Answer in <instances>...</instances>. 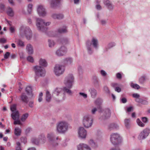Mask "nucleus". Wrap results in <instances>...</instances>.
<instances>
[{
  "instance_id": "1",
  "label": "nucleus",
  "mask_w": 150,
  "mask_h": 150,
  "mask_svg": "<svg viewBox=\"0 0 150 150\" xmlns=\"http://www.w3.org/2000/svg\"><path fill=\"white\" fill-rule=\"evenodd\" d=\"M74 81V78L71 75L66 76L64 79V83L65 87L63 88L64 91L69 94H71V91L69 89L71 87L72 83Z\"/></svg>"
},
{
  "instance_id": "2",
  "label": "nucleus",
  "mask_w": 150,
  "mask_h": 150,
  "mask_svg": "<svg viewBox=\"0 0 150 150\" xmlns=\"http://www.w3.org/2000/svg\"><path fill=\"white\" fill-rule=\"evenodd\" d=\"M68 129V124L64 121L60 122L57 125L56 131L58 133H64L66 132Z\"/></svg>"
},
{
  "instance_id": "3",
  "label": "nucleus",
  "mask_w": 150,
  "mask_h": 150,
  "mask_svg": "<svg viewBox=\"0 0 150 150\" xmlns=\"http://www.w3.org/2000/svg\"><path fill=\"white\" fill-rule=\"evenodd\" d=\"M110 140L113 144L115 145L121 142V139L119 134L117 133H113L110 136Z\"/></svg>"
},
{
  "instance_id": "4",
  "label": "nucleus",
  "mask_w": 150,
  "mask_h": 150,
  "mask_svg": "<svg viewBox=\"0 0 150 150\" xmlns=\"http://www.w3.org/2000/svg\"><path fill=\"white\" fill-rule=\"evenodd\" d=\"M65 70L64 67L60 65H56L54 68V72L55 74L59 76L62 74Z\"/></svg>"
},
{
  "instance_id": "5",
  "label": "nucleus",
  "mask_w": 150,
  "mask_h": 150,
  "mask_svg": "<svg viewBox=\"0 0 150 150\" xmlns=\"http://www.w3.org/2000/svg\"><path fill=\"white\" fill-rule=\"evenodd\" d=\"M33 69L36 74L38 76H44L45 71L44 68L41 67L40 66H36L34 67Z\"/></svg>"
},
{
  "instance_id": "6",
  "label": "nucleus",
  "mask_w": 150,
  "mask_h": 150,
  "mask_svg": "<svg viewBox=\"0 0 150 150\" xmlns=\"http://www.w3.org/2000/svg\"><path fill=\"white\" fill-rule=\"evenodd\" d=\"M11 116L12 119L14 120V125H20L21 124L19 120L20 114L18 111L12 113Z\"/></svg>"
},
{
  "instance_id": "7",
  "label": "nucleus",
  "mask_w": 150,
  "mask_h": 150,
  "mask_svg": "<svg viewBox=\"0 0 150 150\" xmlns=\"http://www.w3.org/2000/svg\"><path fill=\"white\" fill-rule=\"evenodd\" d=\"M92 124V120L90 116L86 115L83 117V124L84 126L87 128L90 127Z\"/></svg>"
},
{
  "instance_id": "8",
  "label": "nucleus",
  "mask_w": 150,
  "mask_h": 150,
  "mask_svg": "<svg viewBox=\"0 0 150 150\" xmlns=\"http://www.w3.org/2000/svg\"><path fill=\"white\" fill-rule=\"evenodd\" d=\"M50 24V22L45 23L44 21L41 19H38L37 20L36 26L39 30H41L42 28L45 26L49 25Z\"/></svg>"
},
{
  "instance_id": "9",
  "label": "nucleus",
  "mask_w": 150,
  "mask_h": 150,
  "mask_svg": "<svg viewBox=\"0 0 150 150\" xmlns=\"http://www.w3.org/2000/svg\"><path fill=\"white\" fill-rule=\"evenodd\" d=\"M149 133V130L146 128L142 131L139 134L138 137L140 139H142L147 137Z\"/></svg>"
},
{
  "instance_id": "10",
  "label": "nucleus",
  "mask_w": 150,
  "mask_h": 150,
  "mask_svg": "<svg viewBox=\"0 0 150 150\" xmlns=\"http://www.w3.org/2000/svg\"><path fill=\"white\" fill-rule=\"evenodd\" d=\"M79 137L81 138H85L86 136V132L82 127H80L78 130Z\"/></svg>"
},
{
  "instance_id": "11",
  "label": "nucleus",
  "mask_w": 150,
  "mask_h": 150,
  "mask_svg": "<svg viewBox=\"0 0 150 150\" xmlns=\"http://www.w3.org/2000/svg\"><path fill=\"white\" fill-rule=\"evenodd\" d=\"M78 150H91L90 147L84 143L80 144L77 146Z\"/></svg>"
},
{
  "instance_id": "12",
  "label": "nucleus",
  "mask_w": 150,
  "mask_h": 150,
  "mask_svg": "<svg viewBox=\"0 0 150 150\" xmlns=\"http://www.w3.org/2000/svg\"><path fill=\"white\" fill-rule=\"evenodd\" d=\"M67 52V49L64 47H60L56 52L57 55L58 56H62L64 55Z\"/></svg>"
},
{
  "instance_id": "13",
  "label": "nucleus",
  "mask_w": 150,
  "mask_h": 150,
  "mask_svg": "<svg viewBox=\"0 0 150 150\" xmlns=\"http://www.w3.org/2000/svg\"><path fill=\"white\" fill-rule=\"evenodd\" d=\"M98 42L96 39L93 38L92 40V43L90 41H88L87 42V44L88 47L91 46L92 45L93 46L96 47L98 45Z\"/></svg>"
},
{
  "instance_id": "14",
  "label": "nucleus",
  "mask_w": 150,
  "mask_h": 150,
  "mask_svg": "<svg viewBox=\"0 0 150 150\" xmlns=\"http://www.w3.org/2000/svg\"><path fill=\"white\" fill-rule=\"evenodd\" d=\"M32 97H30L27 95V93H23L21 96L22 100L24 102L27 103L29 100V98Z\"/></svg>"
},
{
  "instance_id": "15",
  "label": "nucleus",
  "mask_w": 150,
  "mask_h": 150,
  "mask_svg": "<svg viewBox=\"0 0 150 150\" xmlns=\"http://www.w3.org/2000/svg\"><path fill=\"white\" fill-rule=\"evenodd\" d=\"M38 11L40 16H43L45 13V9L42 6H39L38 7Z\"/></svg>"
},
{
  "instance_id": "16",
  "label": "nucleus",
  "mask_w": 150,
  "mask_h": 150,
  "mask_svg": "<svg viewBox=\"0 0 150 150\" xmlns=\"http://www.w3.org/2000/svg\"><path fill=\"white\" fill-rule=\"evenodd\" d=\"M25 34L26 38L30 40L32 36L31 32L30 29L26 30L25 31Z\"/></svg>"
},
{
  "instance_id": "17",
  "label": "nucleus",
  "mask_w": 150,
  "mask_h": 150,
  "mask_svg": "<svg viewBox=\"0 0 150 150\" xmlns=\"http://www.w3.org/2000/svg\"><path fill=\"white\" fill-rule=\"evenodd\" d=\"M21 132L20 128L16 127L14 129V133L15 135L18 136H20Z\"/></svg>"
},
{
  "instance_id": "18",
  "label": "nucleus",
  "mask_w": 150,
  "mask_h": 150,
  "mask_svg": "<svg viewBox=\"0 0 150 150\" xmlns=\"http://www.w3.org/2000/svg\"><path fill=\"white\" fill-rule=\"evenodd\" d=\"M40 66L41 67H42L44 68V67H45L47 66V62L45 59H40L39 61Z\"/></svg>"
},
{
  "instance_id": "19",
  "label": "nucleus",
  "mask_w": 150,
  "mask_h": 150,
  "mask_svg": "<svg viewBox=\"0 0 150 150\" xmlns=\"http://www.w3.org/2000/svg\"><path fill=\"white\" fill-rule=\"evenodd\" d=\"M26 50L29 54H31L33 53V48L30 44L27 45L26 47Z\"/></svg>"
},
{
  "instance_id": "20",
  "label": "nucleus",
  "mask_w": 150,
  "mask_h": 150,
  "mask_svg": "<svg viewBox=\"0 0 150 150\" xmlns=\"http://www.w3.org/2000/svg\"><path fill=\"white\" fill-rule=\"evenodd\" d=\"M26 91L27 92V95L29 97H32L33 94L32 93V88L30 86H27L26 88Z\"/></svg>"
},
{
  "instance_id": "21",
  "label": "nucleus",
  "mask_w": 150,
  "mask_h": 150,
  "mask_svg": "<svg viewBox=\"0 0 150 150\" xmlns=\"http://www.w3.org/2000/svg\"><path fill=\"white\" fill-rule=\"evenodd\" d=\"M7 13L8 16H13L14 14L13 11L10 8H8L7 11Z\"/></svg>"
},
{
  "instance_id": "22",
  "label": "nucleus",
  "mask_w": 150,
  "mask_h": 150,
  "mask_svg": "<svg viewBox=\"0 0 150 150\" xmlns=\"http://www.w3.org/2000/svg\"><path fill=\"white\" fill-rule=\"evenodd\" d=\"M10 109L12 112V113L15 112H18V111L16 110V105L13 104L11 105L10 107Z\"/></svg>"
},
{
  "instance_id": "23",
  "label": "nucleus",
  "mask_w": 150,
  "mask_h": 150,
  "mask_svg": "<svg viewBox=\"0 0 150 150\" xmlns=\"http://www.w3.org/2000/svg\"><path fill=\"white\" fill-rule=\"evenodd\" d=\"M28 116V114L25 113L23 115L21 118V120L22 122H24L27 119Z\"/></svg>"
},
{
  "instance_id": "24",
  "label": "nucleus",
  "mask_w": 150,
  "mask_h": 150,
  "mask_svg": "<svg viewBox=\"0 0 150 150\" xmlns=\"http://www.w3.org/2000/svg\"><path fill=\"white\" fill-rule=\"evenodd\" d=\"M55 45V42L54 41L51 40H48V45L50 47H53Z\"/></svg>"
},
{
  "instance_id": "25",
  "label": "nucleus",
  "mask_w": 150,
  "mask_h": 150,
  "mask_svg": "<svg viewBox=\"0 0 150 150\" xmlns=\"http://www.w3.org/2000/svg\"><path fill=\"white\" fill-rule=\"evenodd\" d=\"M137 124L140 126L144 127V124L139 119H137Z\"/></svg>"
},
{
  "instance_id": "26",
  "label": "nucleus",
  "mask_w": 150,
  "mask_h": 150,
  "mask_svg": "<svg viewBox=\"0 0 150 150\" xmlns=\"http://www.w3.org/2000/svg\"><path fill=\"white\" fill-rule=\"evenodd\" d=\"M46 100L47 101H50L51 99V97L50 96V93L49 91H47L46 92Z\"/></svg>"
},
{
  "instance_id": "27",
  "label": "nucleus",
  "mask_w": 150,
  "mask_h": 150,
  "mask_svg": "<svg viewBox=\"0 0 150 150\" xmlns=\"http://www.w3.org/2000/svg\"><path fill=\"white\" fill-rule=\"evenodd\" d=\"M91 96L93 98L95 97L96 95V91L94 89L91 90Z\"/></svg>"
},
{
  "instance_id": "28",
  "label": "nucleus",
  "mask_w": 150,
  "mask_h": 150,
  "mask_svg": "<svg viewBox=\"0 0 150 150\" xmlns=\"http://www.w3.org/2000/svg\"><path fill=\"white\" fill-rule=\"evenodd\" d=\"M131 87L134 88L136 89H139L140 88V87L139 85L137 84H134L133 83H131Z\"/></svg>"
},
{
  "instance_id": "29",
  "label": "nucleus",
  "mask_w": 150,
  "mask_h": 150,
  "mask_svg": "<svg viewBox=\"0 0 150 150\" xmlns=\"http://www.w3.org/2000/svg\"><path fill=\"white\" fill-rule=\"evenodd\" d=\"M79 94L81 96L83 97L84 98H86L87 97V95L83 93L80 92Z\"/></svg>"
},
{
  "instance_id": "30",
  "label": "nucleus",
  "mask_w": 150,
  "mask_h": 150,
  "mask_svg": "<svg viewBox=\"0 0 150 150\" xmlns=\"http://www.w3.org/2000/svg\"><path fill=\"white\" fill-rule=\"evenodd\" d=\"M27 60L29 62H33L34 61V59L31 56H29L27 57Z\"/></svg>"
},
{
  "instance_id": "31",
  "label": "nucleus",
  "mask_w": 150,
  "mask_h": 150,
  "mask_svg": "<svg viewBox=\"0 0 150 150\" xmlns=\"http://www.w3.org/2000/svg\"><path fill=\"white\" fill-rule=\"evenodd\" d=\"M10 54L9 52H7L4 55V59H7L8 58L9 56H10Z\"/></svg>"
},
{
  "instance_id": "32",
  "label": "nucleus",
  "mask_w": 150,
  "mask_h": 150,
  "mask_svg": "<svg viewBox=\"0 0 150 150\" xmlns=\"http://www.w3.org/2000/svg\"><path fill=\"white\" fill-rule=\"evenodd\" d=\"M17 43L18 45L21 46H24V42L22 41L21 40H18Z\"/></svg>"
},
{
  "instance_id": "33",
  "label": "nucleus",
  "mask_w": 150,
  "mask_h": 150,
  "mask_svg": "<svg viewBox=\"0 0 150 150\" xmlns=\"http://www.w3.org/2000/svg\"><path fill=\"white\" fill-rule=\"evenodd\" d=\"M129 120L128 119H126L125 120V123L126 126L128 127L129 125Z\"/></svg>"
},
{
  "instance_id": "34",
  "label": "nucleus",
  "mask_w": 150,
  "mask_h": 150,
  "mask_svg": "<svg viewBox=\"0 0 150 150\" xmlns=\"http://www.w3.org/2000/svg\"><path fill=\"white\" fill-rule=\"evenodd\" d=\"M47 138L48 141H50L53 139V137L51 134H49L47 136Z\"/></svg>"
},
{
  "instance_id": "35",
  "label": "nucleus",
  "mask_w": 150,
  "mask_h": 150,
  "mask_svg": "<svg viewBox=\"0 0 150 150\" xmlns=\"http://www.w3.org/2000/svg\"><path fill=\"white\" fill-rule=\"evenodd\" d=\"M52 17L54 18H60V16L59 15L54 14L52 15Z\"/></svg>"
},
{
  "instance_id": "36",
  "label": "nucleus",
  "mask_w": 150,
  "mask_h": 150,
  "mask_svg": "<svg viewBox=\"0 0 150 150\" xmlns=\"http://www.w3.org/2000/svg\"><path fill=\"white\" fill-rule=\"evenodd\" d=\"M100 73L103 76H105L107 74L106 72L103 70H102L100 71Z\"/></svg>"
},
{
  "instance_id": "37",
  "label": "nucleus",
  "mask_w": 150,
  "mask_h": 150,
  "mask_svg": "<svg viewBox=\"0 0 150 150\" xmlns=\"http://www.w3.org/2000/svg\"><path fill=\"white\" fill-rule=\"evenodd\" d=\"M142 121L144 123H146L148 121L147 118L145 117H142Z\"/></svg>"
},
{
  "instance_id": "38",
  "label": "nucleus",
  "mask_w": 150,
  "mask_h": 150,
  "mask_svg": "<svg viewBox=\"0 0 150 150\" xmlns=\"http://www.w3.org/2000/svg\"><path fill=\"white\" fill-rule=\"evenodd\" d=\"M28 11L30 12L31 11V10L32 8V4H30L28 5Z\"/></svg>"
},
{
  "instance_id": "39",
  "label": "nucleus",
  "mask_w": 150,
  "mask_h": 150,
  "mask_svg": "<svg viewBox=\"0 0 150 150\" xmlns=\"http://www.w3.org/2000/svg\"><path fill=\"white\" fill-rule=\"evenodd\" d=\"M6 42V40L4 38H1L0 39V42L5 43Z\"/></svg>"
},
{
  "instance_id": "40",
  "label": "nucleus",
  "mask_w": 150,
  "mask_h": 150,
  "mask_svg": "<svg viewBox=\"0 0 150 150\" xmlns=\"http://www.w3.org/2000/svg\"><path fill=\"white\" fill-rule=\"evenodd\" d=\"M132 96L134 98H138L139 97V95L137 93H135L132 95Z\"/></svg>"
},
{
  "instance_id": "41",
  "label": "nucleus",
  "mask_w": 150,
  "mask_h": 150,
  "mask_svg": "<svg viewBox=\"0 0 150 150\" xmlns=\"http://www.w3.org/2000/svg\"><path fill=\"white\" fill-rule=\"evenodd\" d=\"M67 64H71L72 62V61L71 59L69 58L67 59Z\"/></svg>"
},
{
  "instance_id": "42",
  "label": "nucleus",
  "mask_w": 150,
  "mask_h": 150,
  "mask_svg": "<svg viewBox=\"0 0 150 150\" xmlns=\"http://www.w3.org/2000/svg\"><path fill=\"white\" fill-rule=\"evenodd\" d=\"M115 90L118 92H120L121 91V89L119 87H117L116 88Z\"/></svg>"
},
{
  "instance_id": "43",
  "label": "nucleus",
  "mask_w": 150,
  "mask_h": 150,
  "mask_svg": "<svg viewBox=\"0 0 150 150\" xmlns=\"http://www.w3.org/2000/svg\"><path fill=\"white\" fill-rule=\"evenodd\" d=\"M39 138L40 139L43 141H44L45 139V137L44 135L40 136Z\"/></svg>"
},
{
  "instance_id": "44",
  "label": "nucleus",
  "mask_w": 150,
  "mask_h": 150,
  "mask_svg": "<svg viewBox=\"0 0 150 150\" xmlns=\"http://www.w3.org/2000/svg\"><path fill=\"white\" fill-rule=\"evenodd\" d=\"M10 31L11 33H13L15 31L14 28L13 27H11L10 28Z\"/></svg>"
},
{
  "instance_id": "45",
  "label": "nucleus",
  "mask_w": 150,
  "mask_h": 150,
  "mask_svg": "<svg viewBox=\"0 0 150 150\" xmlns=\"http://www.w3.org/2000/svg\"><path fill=\"white\" fill-rule=\"evenodd\" d=\"M132 107H130L127 108V111L128 112H130L132 111Z\"/></svg>"
},
{
  "instance_id": "46",
  "label": "nucleus",
  "mask_w": 150,
  "mask_h": 150,
  "mask_svg": "<svg viewBox=\"0 0 150 150\" xmlns=\"http://www.w3.org/2000/svg\"><path fill=\"white\" fill-rule=\"evenodd\" d=\"M122 102L123 103H125L127 102V100L125 98H123L121 100Z\"/></svg>"
},
{
  "instance_id": "47",
  "label": "nucleus",
  "mask_w": 150,
  "mask_h": 150,
  "mask_svg": "<svg viewBox=\"0 0 150 150\" xmlns=\"http://www.w3.org/2000/svg\"><path fill=\"white\" fill-rule=\"evenodd\" d=\"M117 78L120 79L121 78V76L120 73H117Z\"/></svg>"
},
{
  "instance_id": "48",
  "label": "nucleus",
  "mask_w": 150,
  "mask_h": 150,
  "mask_svg": "<svg viewBox=\"0 0 150 150\" xmlns=\"http://www.w3.org/2000/svg\"><path fill=\"white\" fill-rule=\"evenodd\" d=\"M106 23V21L105 20H102L101 21V23L103 25L105 24Z\"/></svg>"
},
{
  "instance_id": "49",
  "label": "nucleus",
  "mask_w": 150,
  "mask_h": 150,
  "mask_svg": "<svg viewBox=\"0 0 150 150\" xmlns=\"http://www.w3.org/2000/svg\"><path fill=\"white\" fill-rule=\"evenodd\" d=\"M97 110L96 108H94L92 110V113L93 114L95 113V112Z\"/></svg>"
},
{
  "instance_id": "50",
  "label": "nucleus",
  "mask_w": 150,
  "mask_h": 150,
  "mask_svg": "<svg viewBox=\"0 0 150 150\" xmlns=\"http://www.w3.org/2000/svg\"><path fill=\"white\" fill-rule=\"evenodd\" d=\"M42 100V98L41 97H39V98L38 99V100L39 102H41Z\"/></svg>"
},
{
  "instance_id": "51",
  "label": "nucleus",
  "mask_w": 150,
  "mask_h": 150,
  "mask_svg": "<svg viewBox=\"0 0 150 150\" xmlns=\"http://www.w3.org/2000/svg\"><path fill=\"white\" fill-rule=\"evenodd\" d=\"M33 103L32 102H30L29 103V106L30 107H33Z\"/></svg>"
},
{
  "instance_id": "52",
  "label": "nucleus",
  "mask_w": 150,
  "mask_h": 150,
  "mask_svg": "<svg viewBox=\"0 0 150 150\" xmlns=\"http://www.w3.org/2000/svg\"><path fill=\"white\" fill-rule=\"evenodd\" d=\"M3 140L5 141H7L8 140L7 137H4L3 138Z\"/></svg>"
},
{
  "instance_id": "53",
  "label": "nucleus",
  "mask_w": 150,
  "mask_h": 150,
  "mask_svg": "<svg viewBox=\"0 0 150 150\" xmlns=\"http://www.w3.org/2000/svg\"><path fill=\"white\" fill-rule=\"evenodd\" d=\"M9 3L11 4H13V0H8Z\"/></svg>"
},
{
  "instance_id": "54",
  "label": "nucleus",
  "mask_w": 150,
  "mask_h": 150,
  "mask_svg": "<svg viewBox=\"0 0 150 150\" xmlns=\"http://www.w3.org/2000/svg\"><path fill=\"white\" fill-rule=\"evenodd\" d=\"M11 145V143L10 142H8L7 143L6 146L8 147H10Z\"/></svg>"
},
{
  "instance_id": "55",
  "label": "nucleus",
  "mask_w": 150,
  "mask_h": 150,
  "mask_svg": "<svg viewBox=\"0 0 150 150\" xmlns=\"http://www.w3.org/2000/svg\"><path fill=\"white\" fill-rule=\"evenodd\" d=\"M16 150H22L20 147L17 146L16 148Z\"/></svg>"
},
{
  "instance_id": "56",
  "label": "nucleus",
  "mask_w": 150,
  "mask_h": 150,
  "mask_svg": "<svg viewBox=\"0 0 150 150\" xmlns=\"http://www.w3.org/2000/svg\"><path fill=\"white\" fill-rule=\"evenodd\" d=\"M6 133L7 134L10 132V130L9 129H7L6 130Z\"/></svg>"
},
{
  "instance_id": "57",
  "label": "nucleus",
  "mask_w": 150,
  "mask_h": 150,
  "mask_svg": "<svg viewBox=\"0 0 150 150\" xmlns=\"http://www.w3.org/2000/svg\"><path fill=\"white\" fill-rule=\"evenodd\" d=\"M0 125L1 126V127L2 128H4V126L2 124L1 122H0Z\"/></svg>"
},
{
  "instance_id": "58",
  "label": "nucleus",
  "mask_w": 150,
  "mask_h": 150,
  "mask_svg": "<svg viewBox=\"0 0 150 150\" xmlns=\"http://www.w3.org/2000/svg\"><path fill=\"white\" fill-rule=\"evenodd\" d=\"M101 8L100 6L99 5H98L96 6V8L98 9H100Z\"/></svg>"
},
{
  "instance_id": "59",
  "label": "nucleus",
  "mask_w": 150,
  "mask_h": 150,
  "mask_svg": "<svg viewBox=\"0 0 150 150\" xmlns=\"http://www.w3.org/2000/svg\"><path fill=\"white\" fill-rule=\"evenodd\" d=\"M11 46L12 47L14 48H15L16 47L14 43H12L11 44Z\"/></svg>"
},
{
  "instance_id": "60",
  "label": "nucleus",
  "mask_w": 150,
  "mask_h": 150,
  "mask_svg": "<svg viewBox=\"0 0 150 150\" xmlns=\"http://www.w3.org/2000/svg\"><path fill=\"white\" fill-rule=\"evenodd\" d=\"M50 1L51 2V3H52V2H57V1H58L59 0H50Z\"/></svg>"
},
{
  "instance_id": "61",
  "label": "nucleus",
  "mask_w": 150,
  "mask_h": 150,
  "mask_svg": "<svg viewBox=\"0 0 150 150\" xmlns=\"http://www.w3.org/2000/svg\"><path fill=\"white\" fill-rule=\"evenodd\" d=\"M43 96V94L42 93H40L39 94V97H42V96Z\"/></svg>"
},
{
  "instance_id": "62",
  "label": "nucleus",
  "mask_w": 150,
  "mask_h": 150,
  "mask_svg": "<svg viewBox=\"0 0 150 150\" xmlns=\"http://www.w3.org/2000/svg\"><path fill=\"white\" fill-rule=\"evenodd\" d=\"M79 0H74L75 4H77L79 2Z\"/></svg>"
},
{
  "instance_id": "63",
  "label": "nucleus",
  "mask_w": 150,
  "mask_h": 150,
  "mask_svg": "<svg viewBox=\"0 0 150 150\" xmlns=\"http://www.w3.org/2000/svg\"><path fill=\"white\" fill-rule=\"evenodd\" d=\"M28 150H35V149L33 148H29Z\"/></svg>"
},
{
  "instance_id": "64",
  "label": "nucleus",
  "mask_w": 150,
  "mask_h": 150,
  "mask_svg": "<svg viewBox=\"0 0 150 150\" xmlns=\"http://www.w3.org/2000/svg\"><path fill=\"white\" fill-rule=\"evenodd\" d=\"M110 150H120L119 149H116V148H112Z\"/></svg>"
}]
</instances>
